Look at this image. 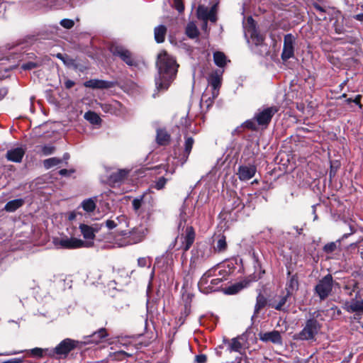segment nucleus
<instances>
[{"label":"nucleus","instance_id":"f03ea898","mask_svg":"<svg viewBox=\"0 0 363 363\" xmlns=\"http://www.w3.org/2000/svg\"><path fill=\"white\" fill-rule=\"evenodd\" d=\"M52 243L57 249H77L92 246L91 242L67 236L54 238Z\"/></svg>","mask_w":363,"mask_h":363},{"label":"nucleus","instance_id":"4be33fe9","mask_svg":"<svg viewBox=\"0 0 363 363\" xmlns=\"http://www.w3.org/2000/svg\"><path fill=\"white\" fill-rule=\"evenodd\" d=\"M24 203V200L22 199H14L9 201L4 207V210L8 212H13L18 208L22 206Z\"/></svg>","mask_w":363,"mask_h":363},{"label":"nucleus","instance_id":"f3484780","mask_svg":"<svg viewBox=\"0 0 363 363\" xmlns=\"http://www.w3.org/2000/svg\"><path fill=\"white\" fill-rule=\"evenodd\" d=\"M84 86L92 89H108L112 87L113 84L104 80L91 79L86 82Z\"/></svg>","mask_w":363,"mask_h":363},{"label":"nucleus","instance_id":"a211bd4d","mask_svg":"<svg viewBox=\"0 0 363 363\" xmlns=\"http://www.w3.org/2000/svg\"><path fill=\"white\" fill-rule=\"evenodd\" d=\"M261 340L263 341H270L273 343H281V335L277 330L264 333L261 337Z\"/></svg>","mask_w":363,"mask_h":363},{"label":"nucleus","instance_id":"6ab92c4d","mask_svg":"<svg viewBox=\"0 0 363 363\" xmlns=\"http://www.w3.org/2000/svg\"><path fill=\"white\" fill-rule=\"evenodd\" d=\"M298 289V281L296 275L291 276L286 285V290L287 296L293 294L294 292L296 291Z\"/></svg>","mask_w":363,"mask_h":363},{"label":"nucleus","instance_id":"0e129e2a","mask_svg":"<svg viewBox=\"0 0 363 363\" xmlns=\"http://www.w3.org/2000/svg\"><path fill=\"white\" fill-rule=\"evenodd\" d=\"M18 353H20V352H13L7 353V354H6V355H13V354H16Z\"/></svg>","mask_w":363,"mask_h":363},{"label":"nucleus","instance_id":"7c9ffc66","mask_svg":"<svg viewBox=\"0 0 363 363\" xmlns=\"http://www.w3.org/2000/svg\"><path fill=\"white\" fill-rule=\"evenodd\" d=\"M242 348V344L238 337L233 338L228 345L230 352H240Z\"/></svg>","mask_w":363,"mask_h":363},{"label":"nucleus","instance_id":"5701e85b","mask_svg":"<svg viewBox=\"0 0 363 363\" xmlns=\"http://www.w3.org/2000/svg\"><path fill=\"white\" fill-rule=\"evenodd\" d=\"M213 60L215 64L220 67H223L228 62L225 54L219 51L213 53Z\"/></svg>","mask_w":363,"mask_h":363},{"label":"nucleus","instance_id":"2f4dec72","mask_svg":"<svg viewBox=\"0 0 363 363\" xmlns=\"http://www.w3.org/2000/svg\"><path fill=\"white\" fill-rule=\"evenodd\" d=\"M84 118L92 124H98L101 121L100 117L94 112L88 111L84 114Z\"/></svg>","mask_w":363,"mask_h":363},{"label":"nucleus","instance_id":"58836bf2","mask_svg":"<svg viewBox=\"0 0 363 363\" xmlns=\"http://www.w3.org/2000/svg\"><path fill=\"white\" fill-rule=\"evenodd\" d=\"M55 151V147L50 145H43L40 147V152L43 155L47 156L51 155Z\"/></svg>","mask_w":363,"mask_h":363},{"label":"nucleus","instance_id":"bb28decb","mask_svg":"<svg viewBox=\"0 0 363 363\" xmlns=\"http://www.w3.org/2000/svg\"><path fill=\"white\" fill-rule=\"evenodd\" d=\"M267 304V299L266 298L259 293L258 296H257V301L255 306V314H257L259 313V311L265 306Z\"/></svg>","mask_w":363,"mask_h":363},{"label":"nucleus","instance_id":"e2e57ef3","mask_svg":"<svg viewBox=\"0 0 363 363\" xmlns=\"http://www.w3.org/2000/svg\"><path fill=\"white\" fill-rule=\"evenodd\" d=\"M294 230L298 233V234H301L303 229L298 228L297 226L294 227Z\"/></svg>","mask_w":363,"mask_h":363},{"label":"nucleus","instance_id":"473e14b6","mask_svg":"<svg viewBox=\"0 0 363 363\" xmlns=\"http://www.w3.org/2000/svg\"><path fill=\"white\" fill-rule=\"evenodd\" d=\"M288 296H289L286 294V296H282L278 303L274 302L271 303L272 307L277 311H284V306L286 304Z\"/></svg>","mask_w":363,"mask_h":363},{"label":"nucleus","instance_id":"49530a36","mask_svg":"<svg viewBox=\"0 0 363 363\" xmlns=\"http://www.w3.org/2000/svg\"><path fill=\"white\" fill-rule=\"evenodd\" d=\"M166 182L167 179L164 177H160L156 182L155 188L158 190L162 189L164 186Z\"/></svg>","mask_w":363,"mask_h":363},{"label":"nucleus","instance_id":"20e7f679","mask_svg":"<svg viewBox=\"0 0 363 363\" xmlns=\"http://www.w3.org/2000/svg\"><path fill=\"white\" fill-rule=\"evenodd\" d=\"M216 267H213L206 272L199 281V289L205 293L215 291L216 286H218L221 281V278H215L209 281V278L215 275Z\"/></svg>","mask_w":363,"mask_h":363},{"label":"nucleus","instance_id":"39448f33","mask_svg":"<svg viewBox=\"0 0 363 363\" xmlns=\"http://www.w3.org/2000/svg\"><path fill=\"white\" fill-rule=\"evenodd\" d=\"M146 230L143 227H138L133 228L128 233H123L122 235L124 237L123 243H120L121 246H125L128 245L137 244L141 242L145 235Z\"/></svg>","mask_w":363,"mask_h":363},{"label":"nucleus","instance_id":"09e8293b","mask_svg":"<svg viewBox=\"0 0 363 363\" xmlns=\"http://www.w3.org/2000/svg\"><path fill=\"white\" fill-rule=\"evenodd\" d=\"M138 264L140 267H144L146 266H150V262L148 259L145 257H140L138 259Z\"/></svg>","mask_w":363,"mask_h":363},{"label":"nucleus","instance_id":"1a4fd4ad","mask_svg":"<svg viewBox=\"0 0 363 363\" xmlns=\"http://www.w3.org/2000/svg\"><path fill=\"white\" fill-rule=\"evenodd\" d=\"M111 52L114 56L120 57L128 65H135V62L132 55V53L124 47L120 45H113L111 47Z\"/></svg>","mask_w":363,"mask_h":363},{"label":"nucleus","instance_id":"a18cd8bd","mask_svg":"<svg viewBox=\"0 0 363 363\" xmlns=\"http://www.w3.org/2000/svg\"><path fill=\"white\" fill-rule=\"evenodd\" d=\"M174 5L176 9L180 13L182 12L184 9V6L182 0H174Z\"/></svg>","mask_w":363,"mask_h":363},{"label":"nucleus","instance_id":"c756f323","mask_svg":"<svg viewBox=\"0 0 363 363\" xmlns=\"http://www.w3.org/2000/svg\"><path fill=\"white\" fill-rule=\"evenodd\" d=\"M116 220L118 222H116L115 220H107L106 221V226L108 229H113L118 225V223H121V222H124L126 223L127 222V218L125 216H118L116 218Z\"/></svg>","mask_w":363,"mask_h":363},{"label":"nucleus","instance_id":"ea45409f","mask_svg":"<svg viewBox=\"0 0 363 363\" xmlns=\"http://www.w3.org/2000/svg\"><path fill=\"white\" fill-rule=\"evenodd\" d=\"M60 25L65 28L70 29L74 26V22L73 20L65 18L60 21Z\"/></svg>","mask_w":363,"mask_h":363},{"label":"nucleus","instance_id":"7ed1b4c3","mask_svg":"<svg viewBox=\"0 0 363 363\" xmlns=\"http://www.w3.org/2000/svg\"><path fill=\"white\" fill-rule=\"evenodd\" d=\"M222 83V72L216 71L213 72L208 78V84L212 87L211 96H208L206 92L203 93L201 98V101L206 103L207 107H209L213 103L216 98L219 94V89Z\"/></svg>","mask_w":363,"mask_h":363},{"label":"nucleus","instance_id":"680f3d73","mask_svg":"<svg viewBox=\"0 0 363 363\" xmlns=\"http://www.w3.org/2000/svg\"><path fill=\"white\" fill-rule=\"evenodd\" d=\"M68 173V171L65 169H61L60 171V174L62 175V176H65V175H67Z\"/></svg>","mask_w":363,"mask_h":363},{"label":"nucleus","instance_id":"6e6552de","mask_svg":"<svg viewBox=\"0 0 363 363\" xmlns=\"http://www.w3.org/2000/svg\"><path fill=\"white\" fill-rule=\"evenodd\" d=\"M319 329L320 325L318 321L314 319H310L306 322L305 327L298 334V337L301 340H312L318 334Z\"/></svg>","mask_w":363,"mask_h":363},{"label":"nucleus","instance_id":"c03bdc74","mask_svg":"<svg viewBox=\"0 0 363 363\" xmlns=\"http://www.w3.org/2000/svg\"><path fill=\"white\" fill-rule=\"evenodd\" d=\"M44 350L41 348L35 347L30 350V352L32 355L41 357L43 355Z\"/></svg>","mask_w":363,"mask_h":363},{"label":"nucleus","instance_id":"423d86ee","mask_svg":"<svg viewBox=\"0 0 363 363\" xmlns=\"http://www.w3.org/2000/svg\"><path fill=\"white\" fill-rule=\"evenodd\" d=\"M333 277L327 274L320 279L315 287V291L321 300L326 298L332 291Z\"/></svg>","mask_w":363,"mask_h":363},{"label":"nucleus","instance_id":"4c0bfd02","mask_svg":"<svg viewBox=\"0 0 363 363\" xmlns=\"http://www.w3.org/2000/svg\"><path fill=\"white\" fill-rule=\"evenodd\" d=\"M244 288V285L242 283L235 284L227 289V293L229 294H234L240 291Z\"/></svg>","mask_w":363,"mask_h":363},{"label":"nucleus","instance_id":"ddd939ff","mask_svg":"<svg viewBox=\"0 0 363 363\" xmlns=\"http://www.w3.org/2000/svg\"><path fill=\"white\" fill-rule=\"evenodd\" d=\"M75 347L74 341L71 339L62 340L55 349L57 354H67Z\"/></svg>","mask_w":363,"mask_h":363},{"label":"nucleus","instance_id":"a878e982","mask_svg":"<svg viewBox=\"0 0 363 363\" xmlns=\"http://www.w3.org/2000/svg\"><path fill=\"white\" fill-rule=\"evenodd\" d=\"M247 33L250 34L252 40L257 45H260L264 40L263 36L262 35L259 34L257 32V30L254 28L248 29Z\"/></svg>","mask_w":363,"mask_h":363},{"label":"nucleus","instance_id":"4d7b16f0","mask_svg":"<svg viewBox=\"0 0 363 363\" xmlns=\"http://www.w3.org/2000/svg\"><path fill=\"white\" fill-rule=\"evenodd\" d=\"M361 98H362L361 95H357V96H356L355 99L354 100H352V101L354 103H355L356 104L359 105L361 106V104H360Z\"/></svg>","mask_w":363,"mask_h":363},{"label":"nucleus","instance_id":"b1692460","mask_svg":"<svg viewBox=\"0 0 363 363\" xmlns=\"http://www.w3.org/2000/svg\"><path fill=\"white\" fill-rule=\"evenodd\" d=\"M128 172L125 169H119L110 176V182L117 183L123 180L128 175Z\"/></svg>","mask_w":363,"mask_h":363},{"label":"nucleus","instance_id":"79ce46f5","mask_svg":"<svg viewBox=\"0 0 363 363\" xmlns=\"http://www.w3.org/2000/svg\"><path fill=\"white\" fill-rule=\"evenodd\" d=\"M143 196L133 199L132 203L133 209L137 211L142 206Z\"/></svg>","mask_w":363,"mask_h":363},{"label":"nucleus","instance_id":"9b49d317","mask_svg":"<svg viewBox=\"0 0 363 363\" xmlns=\"http://www.w3.org/2000/svg\"><path fill=\"white\" fill-rule=\"evenodd\" d=\"M216 9V5H213L210 9L205 6L199 5L196 11L197 18L200 20H210L215 23L217 21Z\"/></svg>","mask_w":363,"mask_h":363},{"label":"nucleus","instance_id":"aec40b11","mask_svg":"<svg viewBox=\"0 0 363 363\" xmlns=\"http://www.w3.org/2000/svg\"><path fill=\"white\" fill-rule=\"evenodd\" d=\"M347 310L349 312H363V299L352 300L346 304Z\"/></svg>","mask_w":363,"mask_h":363},{"label":"nucleus","instance_id":"5fc2aeb1","mask_svg":"<svg viewBox=\"0 0 363 363\" xmlns=\"http://www.w3.org/2000/svg\"><path fill=\"white\" fill-rule=\"evenodd\" d=\"M6 10V6L4 4V0H0V15L4 14Z\"/></svg>","mask_w":363,"mask_h":363},{"label":"nucleus","instance_id":"052dcab7","mask_svg":"<svg viewBox=\"0 0 363 363\" xmlns=\"http://www.w3.org/2000/svg\"><path fill=\"white\" fill-rule=\"evenodd\" d=\"M56 57H57L58 59H60V60H61L62 61V60H64V58H65V55H62V54H61V53H57V54L56 55Z\"/></svg>","mask_w":363,"mask_h":363},{"label":"nucleus","instance_id":"f8f14e48","mask_svg":"<svg viewBox=\"0 0 363 363\" xmlns=\"http://www.w3.org/2000/svg\"><path fill=\"white\" fill-rule=\"evenodd\" d=\"M195 231L192 226H187L184 231L181 234L180 239L182 241V245L180 248L182 249L184 252L187 251L195 240Z\"/></svg>","mask_w":363,"mask_h":363},{"label":"nucleus","instance_id":"bf43d9fd","mask_svg":"<svg viewBox=\"0 0 363 363\" xmlns=\"http://www.w3.org/2000/svg\"><path fill=\"white\" fill-rule=\"evenodd\" d=\"M202 21H203L202 28L204 30H206L207 26H208V20H202Z\"/></svg>","mask_w":363,"mask_h":363},{"label":"nucleus","instance_id":"69168bd1","mask_svg":"<svg viewBox=\"0 0 363 363\" xmlns=\"http://www.w3.org/2000/svg\"><path fill=\"white\" fill-rule=\"evenodd\" d=\"M251 21L253 22V19L252 18H248V22H251Z\"/></svg>","mask_w":363,"mask_h":363},{"label":"nucleus","instance_id":"72a5a7b5","mask_svg":"<svg viewBox=\"0 0 363 363\" xmlns=\"http://www.w3.org/2000/svg\"><path fill=\"white\" fill-rule=\"evenodd\" d=\"M121 106V104L118 101H114L113 103L111 104H104L102 108L104 111L106 112H110L111 113H116L115 110Z\"/></svg>","mask_w":363,"mask_h":363},{"label":"nucleus","instance_id":"0eeeda50","mask_svg":"<svg viewBox=\"0 0 363 363\" xmlns=\"http://www.w3.org/2000/svg\"><path fill=\"white\" fill-rule=\"evenodd\" d=\"M279 111L278 107L271 106L258 110L255 116V119L260 125H267L274 115Z\"/></svg>","mask_w":363,"mask_h":363},{"label":"nucleus","instance_id":"f704fd0d","mask_svg":"<svg viewBox=\"0 0 363 363\" xmlns=\"http://www.w3.org/2000/svg\"><path fill=\"white\" fill-rule=\"evenodd\" d=\"M194 143V140L192 138L189 137L186 138L184 143V154L186 155V157H188L191 151Z\"/></svg>","mask_w":363,"mask_h":363},{"label":"nucleus","instance_id":"3c124183","mask_svg":"<svg viewBox=\"0 0 363 363\" xmlns=\"http://www.w3.org/2000/svg\"><path fill=\"white\" fill-rule=\"evenodd\" d=\"M35 67H36V64L34 62L25 63V64H23L21 66L22 69H23L24 70L32 69L35 68Z\"/></svg>","mask_w":363,"mask_h":363},{"label":"nucleus","instance_id":"393cba45","mask_svg":"<svg viewBox=\"0 0 363 363\" xmlns=\"http://www.w3.org/2000/svg\"><path fill=\"white\" fill-rule=\"evenodd\" d=\"M186 34L190 38H195L198 37L199 31L194 22H190L187 24L186 27Z\"/></svg>","mask_w":363,"mask_h":363},{"label":"nucleus","instance_id":"c85d7f7f","mask_svg":"<svg viewBox=\"0 0 363 363\" xmlns=\"http://www.w3.org/2000/svg\"><path fill=\"white\" fill-rule=\"evenodd\" d=\"M169 135L167 133L162 130H157V141L160 145H165L169 140Z\"/></svg>","mask_w":363,"mask_h":363},{"label":"nucleus","instance_id":"603ef678","mask_svg":"<svg viewBox=\"0 0 363 363\" xmlns=\"http://www.w3.org/2000/svg\"><path fill=\"white\" fill-rule=\"evenodd\" d=\"M207 357L205 354H199L196 356L195 361L197 363H205L206 362Z\"/></svg>","mask_w":363,"mask_h":363},{"label":"nucleus","instance_id":"37998d69","mask_svg":"<svg viewBox=\"0 0 363 363\" xmlns=\"http://www.w3.org/2000/svg\"><path fill=\"white\" fill-rule=\"evenodd\" d=\"M107 336V333L105 329H101L98 332H96L93 334L94 337L98 338L96 341H99L102 338H104Z\"/></svg>","mask_w":363,"mask_h":363},{"label":"nucleus","instance_id":"13d9d810","mask_svg":"<svg viewBox=\"0 0 363 363\" xmlns=\"http://www.w3.org/2000/svg\"><path fill=\"white\" fill-rule=\"evenodd\" d=\"M246 127L249 128H251V129H255V124L252 121H247L246 122Z\"/></svg>","mask_w":363,"mask_h":363},{"label":"nucleus","instance_id":"338daca9","mask_svg":"<svg viewBox=\"0 0 363 363\" xmlns=\"http://www.w3.org/2000/svg\"><path fill=\"white\" fill-rule=\"evenodd\" d=\"M348 101L351 102V101H352V100L350 99H348Z\"/></svg>","mask_w":363,"mask_h":363},{"label":"nucleus","instance_id":"2eb2a0df","mask_svg":"<svg viewBox=\"0 0 363 363\" xmlns=\"http://www.w3.org/2000/svg\"><path fill=\"white\" fill-rule=\"evenodd\" d=\"M26 149L22 147H18L11 149L6 152V158L11 162H20L25 154Z\"/></svg>","mask_w":363,"mask_h":363},{"label":"nucleus","instance_id":"de8ad7c7","mask_svg":"<svg viewBox=\"0 0 363 363\" xmlns=\"http://www.w3.org/2000/svg\"><path fill=\"white\" fill-rule=\"evenodd\" d=\"M336 249V244L335 242H330L325 245L324 250L326 252H332Z\"/></svg>","mask_w":363,"mask_h":363},{"label":"nucleus","instance_id":"a19ab883","mask_svg":"<svg viewBox=\"0 0 363 363\" xmlns=\"http://www.w3.org/2000/svg\"><path fill=\"white\" fill-rule=\"evenodd\" d=\"M62 62L67 67H74V68L77 67L74 60L70 58L67 55H65L64 60H62Z\"/></svg>","mask_w":363,"mask_h":363},{"label":"nucleus","instance_id":"dca6fc26","mask_svg":"<svg viewBox=\"0 0 363 363\" xmlns=\"http://www.w3.org/2000/svg\"><path fill=\"white\" fill-rule=\"evenodd\" d=\"M80 231L86 241H89L94 244L93 240L95 238V233L98 231V229H95L91 226L86 224H81L79 225Z\"/></svg>","mask_w":363,"mask_h":363},{"label":"nucleus","instance_id":"8fccbe9b","mask_svg":"<svg viewBox=\"0 0 363 363\" xmlns=\"http://www.w3.org/2000/svg\"><path fill=\"white\" fill-rule=\"evenodd\" d=\"M129 355L123 352V351H118V352H114L113 353V357L115 359H122L126 357H128Z\"/></svg>","mask_w":363,"mask_h":363},{"label":"nucleus","instance_id":"4468645a","mask_svg":"<svg viewBox=\"0 0 363 363\" xmlns=\"http://www.w3.org/2000/svg\"><path fill=\"white\" fill-rule=\"evenodd\" d=\"M256 171L255 166H241L238 172V178L242 181H247L255 176Z\"/></svg>","mask_w":363,"mask_h":363},{"label":"nucleus","instance_id":"f257e3e1","mask_svg":"<svg viewBox=\"0 0 363 363\" xmlns=\"http://www.w3.org/2000/svg\"><path fill=\"white\" fill-rule=\"evenodd\" d=\"M157 66L158 77L155 78L156 88L159 91L167 90L177 74L178 65L172 57L163 51L158 55Z\"/></svg>","mask_w":363,"mask_h":363},{"label":"nucleus","instance_id":"412c9836","mask_svg":"<svg viewBox=\"0 0 363 363\" xmlns=\"http://www.w3.org/2000/svg\"><path fill=\"white\" fill-rule=\"evenodd\" d=\"M166 33L167 28L164 26L161 25L155 27L154 34L156 42L158 43H163L165 39Z\"/></svg>","mask_w":363,"mask_h":363},{"label":"nucleus","instance_id":"e433bc0d","mask_svg":"<svg viewBox=\"0 0 363 363\" xmlns=\"http://www.w3.org/2000/svg\"><path fill=\"white\" fill-rule=\"evenodd\" d=\"M61 160L60 159H57L56 157H52L47 159L44 161V166L45 168L49 169L52 167L57 165Z\"/></svg>","mask_w":363,"mask_h":363},{"label":"nucleus","instance_id":"c9c22d12","mask_svg":"<svg viewBox=\"0 0 363 363\" xmlns=\"http://www.w3.org/2000/svg\"><path fill=\"white\" fill-rule=\"evenodd\" d=\"M227 243L225 240V238L224 236H221L217 241L216 246L215 249L219 252L224 251L226 249Z\"/></svg>","mask_w":363,"mask_h":363},{"label":"nucleus","instance_id":"9d476101","mask_svg":"<svg viewBox=\"0 0 363 363\" xmlns=\"http://www.w3.org/2000/svg\"><path fill=\"white\" fill-rule=\"evenodd\" d=\"M295 38L291 34H286L284 38V46L281 53V59L286 61L291 58L294 55Z\"/></svg>","mask_w":363,"mask_h":363},{"label":"nucleus","instance_id":"864d4df0","mask_svg":"<svg viewBox=\"0 0 363 363\" xmlns=\"http://www.w3.org/2000/svg\"><path fill=\"white\" fill-rule=\"evenodd\" d=\"M74 85V82L72 80L67 79L65 82V86L67 89H70Z\"/></svg>","mask_w":363,"mask_h":363},{"label":"nucleus","instance_id":"6e6d98bb","mask_svg":"<svg viewBox=\"0 0 363 363\" xmlns=\"http://www.w3.org/2000/svg\"><path fill=\"white\" fill-rule=\"evenodd\" d=\"M354 18L357 21H359L360 22L363 23V13H359L355 16H354Z\"/></svg>","mask_w":363,"mask_h":363},{"label":"nucleus","instance_id":"cd10ccee","mask_svg":"<svg viewBox=\"0 0 363 363\" xmlns=\"http://www.w3.org/2000/svg\"><path fill=\"white\" fill-rule=\"evenodd\" d=\"M81 206L85 211L92 212L96 208V202L94 199H88L83 201Z\"/></svg>","mask_w":363,"mask_h":363}]
</instances>
